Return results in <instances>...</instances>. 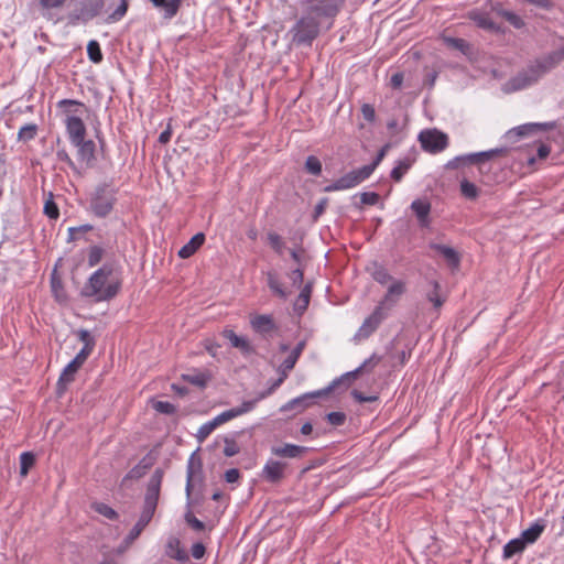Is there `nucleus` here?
<instances>
[{"label": "nucleus", "mask_w": 564, "mask_h": 564, "mask_svg": "<svg viewBox=\"0 0 564 564\" xmlns=\"http://www.w3.org/2000/svg\"><path fill=\"white\" fill-rule=\"evenodd\" d=\"M163 475L164 473L160 468L155 469L154 473L152 474L147 486L143 509L140 514V518L126 538V541L128 543H132L135 539H138L141 532L152 520L160 498Z\"/></svg>", "instance_id": "3"}, {"label": "nucleus", "mask_w": 564, "mask_h": 564, "mask_svg": "<svg viewBox=\"0 0 564 564\" xmlns=\"http://www.w3.org/2000/svg\"><path fill=\"white\" fill-rule=\"evenodd\" d=\"M379 198V194L375 192H364L360 194V202L362 205H376Z\"/></svg>", "instance_id": "60"}, {"label": "nucleus", "mask_w": 564, "mask_h": 564, "mask_svg": "<svg viewBox=\"0 0 564 564\" xmlns=\"http://www.w3.org/2000/svg\"><path fill=\"white\" fill-rule=\"evenodd\" d=\"M412 161L409 159L400 160L398 164L391 171V178L394 182H400L403 175L410 170Z\"/></svg>", "instance_id": "36"}, {"label": "nucleus", "mask_w": 564, "mask_h": 564, "mask_svg": "<svg viewBox=\"0 0 564 564\" xmlns=\"http://www.w3.org/2000/svg\"><path fill=\"white\" fill-rule=\"evenodd\" d=\"M307 453V447L285 443L281 446H272L271 454L281 458H300Z\"/></svg>", "instance_id": "18"}, {"label": "nucleus", "mask_w": 564, "mask_h": 564, "mask_svg": "<svg viewBox=\"0 0 564 564\" xmlns=\"http://www.w3.org/2000/svg\"><path fill=\"white\" fill-rule=\"evenodd\" d=\"M367 172L368 171L362 170V167L352 170L334 181L332 184L325 186L324 192L330 193L352 188L369 177Z\"/></svg>", "instance_id": "9"}, {"label": "nucleus", "mask_w": 564, "mask_h": 564, "mask_svg": "<svg viewBox=\"0 0 564 564\" xmlns=\"http://www.w3.org/2000/svg\"><path fill=\"white\" fill-rule=\"evenodd\" d=\"M311 293H312V283H306L302 288V290L294 303V310L297 313L302 314L303 312L306 311V308L310 304Z\"/></svg>", "instance_id": "31"}, {"label": "nucleus", "mask_w": 564, "mask_h": 564, "mask_svg": "<svg viewBox=\"0 0 564 564\" xmlns=\"http://www.w3.org/2000/svg\"><path fill=\"white\" fill-rule=\"evenodd\" d=\"M555 126V122L527 123L516 128L514 131L518 135L524 137L536 131L552 130Z\"/></svg>", "instance_id": "29"}, {"label": "nucleus", "mask_w": 564, "mask_h": 564, "mask_svg": "<svg viewBox=\"0 0 564 564\" xmlns=\"http://www.w3.org/2000/svg\"><path fill=\"white\" fill-rule=\"evenodd\" d=\"M152 462L148 459L147 457L142 458L138 465H135L133 468H131L128 474L123 477L122 484H124L127 480H137L143 477L147 471L151 468Z\"/></svg>", "instance_id": "27"}, {"label": "nucleus", "mask_w": 564, "mask_h": 564, "mask_svg": "<svg viewBox=\"0 0 564 564\" xmlns=\"http://www.w3.org/2000/svg\"><path fill=\"white\" fill-rule=\"evenodd\" d=\"M411 209L415 214L421 227L430 225L429 215L431 213V203L426 199H415L411 204Z\"/></svg>", "instance_id": "21"}, {"label": "nucleus", "mask_w": 564, "mask_h": 564, "mask_svg": "<svg viewBox=\"0 0 564 564\" xmlns=\"http://www.w3.org/2000/svg\"><path fill=\"white\" fill-rule=\"evenodd\" d=\"M184 519L186 523L195 531H203L205 529L204 522L197 519L191 511L185 513Z\"/></svg>", "instance_id": "56"}, {"label": "nucleus", "mask_w": 564, "mask_h": 564, "mask_svg": "<svg viewBox=\"0 0 564 564\" xmlns=\"http://www.w3.org/2000/svg\"><path fill=\"white\" fill-rule=\"evenodd\" d=\"M205 241V235L203 232H198L195 236L191 238V240L184 245L178 250V257L182 259H187L192 257L198 248L204 243Z\"/></svg>", "instance_id": "25"}, {"label": "nucleus", "mask_w": 564, "mask_h": 564, "mask_svg": "<svg viewBox=\"0 0 564 564\" xmlns=\"http://www.w3.org/2000/svg\"><path fill=\"white\" fill-rule=\"evenodd\" d=\"M150 1L152 2V4L155 8L163 11V18L165 20H171L177 14L183 0H150Z\"/></svg>", "instance_id": "22"}, {"label": "nucleus", "mask_w": 564, "mask_h": 564, "mask_svg": "<svg viewBox=\"0 0 564 564\" xmlns=\"http://www.w3.org/2000/svg\"><path fill=\"white\" fill-rule=\"evenodd\" d=\"M267 238L270 247L274 250V252L279 256H282L285 250V242L283 241V238L274 231H270Z\"/></svg>", "instance_id": "41"}, {"label": "nucleus", "mask_w": 564, "mask_h": 564, "mask_svg": "<svg viewBox=\"0 0 564 564\" xmlns=\"http://www.w3.org/2000/svg\"><path fill=\"white\" fill-rule=\"evenodd\" d=\"M419 141L424 151L430 153H438L444 151L448 145V137L437 129H426L420 132Z\"/></svg>", "instance_id": "7"}, {"label": "nucleus", "mask_w": 564, "mask_h": 564, "mask_svg": "<svg viewBox=\"0 0 564 564\" xmlns=\"http://www.w3.org/2000/svg\"><path fill=\"white\" fill-rule=\"evenodd\" d=\"M122 283V267L117 261H107L91 273L83 285L80 295L95 302H109L119 294Z\"/></svg>", "instance_id": "2"}, {"label": "nucleus", "mask_w": 564, "mask_h": 564, "mask_svg": "<svg viewBox=\"0 0 564 564\" xmlns=\"http://www.w3.org/2000/svg\"><path fill=\"white\" fill-rule=\"evenodd\" d=\"M305 170L312 175H315V176L321 175L322 163H321L319 159L314 155L307 156V159L305 161Z\"/></svg>", "instance_id": "50"}, {"label": "nucleus", "mask_w": 564, "mask_h": 564, "mask_svg": "<svg viewBox=\"0 0 564 564\" xmlns=\"http://www.w3.org/2000/svg\"><path fill=\"white\" fill-rule=\"evenodd\" d=\"M78 149V158L80 161L89 163L95 159V142L93 140L83 139L78 143H73Z\"/></svg>", "instance_id": "26"}, {"label": "nucleus", "mask_w": 564, "mask_h": 564, "mask_svg": "<svg viewBox=\"0 0 564 564\" xmlns=\"http://www.w3.org/2000/svg\"><path fill=\"white\" fill-rule=\"evenodd\" d=\"M525 545H527L525 541L521 538L513 539V540L509 541L503 546V557L510 558L516 554L522 553L523 550L525 549Z\"/></svg>", "instance_id": "33"}, {"label": "nucleus", "mask_w": 564, "mask_h": 564, "mask_svg": "<svg viewBox=\"0 0 564 564\" xmlns=\"http://www.w3.org/2000/svg\"><path fill=\"white\" fill-rule=\"evenodd\" d=\"M87 54H88L89 59L95 64L100 63L104 57L102 53H101L100 45L96 40H91L88 42Z\"/></svg>", "instance_id": "44"}, {"label": "nucleus", "mask_w": 564, "mask_h": 564, "mask_svg": "<svg viewBox=\"0 0 564 564\" xmlns=\"http://www.w3.org/2000/svg\"><path fill=\"white\" fill-rule=\"evenodd\" d=\"M128 8H129V1L128 0H120V3L116 8V10L107 17L106 22L107 23L119 22L126 15V13L128 11Z\"/></svg>", "instance_id": "42"}, {"label": "nucleus", "mask_w": 564, "mask_h": 564, "mask_svg": "<svg viewBox=\"0 0 564 564\" xmlns=\"http://www.w3.org/2000/svg\"><path fill=\"white\" fill-rule=\"evenodd\" d=\"M82 367L80 364H78L77 360H72L62 371L59 379L57 381V393L61 395L63 394L67 386L74 381L75 375L78 371V369Z\"/></svg>", "instance_id": "20"}, {"label": "nucleus", "mask_w": 564, "mask_h": 564, "mask_svg": "<svg viewBox=\"0 0 564 564\" xmlns=\"http://www.w3.org/2000/svg\"><path fill=\"white\" fill-rule=\"evenodd\" d=\"M562 61H564V45L556 51H553L545 56L535 59L541 72L545 75L555 68Z\"/></svg>", "instance_id": "17"}, {"label": "nucleus", "mask_w": 564, "mask_h": 564, "mask_svg": "<svg viewBox=\"0 0 564 564\" xmlns=\"http://www.w3.org/2000/svg\"><path fill=\"white\" fill-rule=\"evenodd\" d=\"M223 336L228 339L232 347L238 348L243 354H251L253 348L246 337L238 336L232 329H225Z\"/></svg>", "instance_id": "23"}, {"label": "nucleus", "mask_w": 564, "mask_h": 564, "mask_svg": "<svg viewBox=\"0 0 564 564\" xmlns=\"http://www.w3.org/2000/svg\"><path fill=\"white\" fill-rule=\"evenodd\" d=\"M389 316L382 307L376 306L373 312L364 321L362 325L356 333V337L359 339L368 338L379 325Z\"/></svg>", "instance_id": "11"}, {"label": "nucleus", "mask_w": 564, "mask_h": 564, "mask_svg": "<svg viewBox=\"0 0 564 564\" xmlns=\"http://www.w3.org/2000/svg\"><path fill=\"white\" fill-rule=\"evenodd\" d=\"M165 555L181 563H185L189 558L187 552L181 546L180 539L174 535L169 536L166 541Z\"/></svg>", "instance_id": "19"}, {"label": "nucleus", "mask_w": 564, "mask_h": 564, "mask_svg": "<svg viewBox=\"0 0 564 564\" xmlns=\"http://www.w3.org/2000/svg\"><path fill=\"white\" fill-rule=\"evenodd\" d=\"M250 325L256 333L262 335L263 337L278 329L273 317L267 314L251 316Z\"/></svg>", "instance_id": "15"}, {"label": "nucleus", "mask_w": 564, "mask_h": 564, "mask_svg": "<svg viewBox=\"0 0 564 564\" xmlns=\"http://www.w3.org/2000/svg\"><path fill=\"white\" fill-rule=\"evenodd\" d=\"M218 427L217 423L213 420L204 423L197 431L196 438L199 443H203L213 432Z\"/></svg>", "instance_id": "47"}, {"label": "nucleus", "mask_w": 564, "mask_h": 564, "mask_svg": "<svg viewBox=\"0 0 564 564\" xmlns=\"http://www.w3.org/2000/svg\"><path fill=\"white\" fill-rule=\"evenodd\" d=\"M432 249L437 251L443 258L446 260L447 264L451 268H458L460 263V258L458 252L453 249L452 247L445 246V245H438L434 243L431 246Z\"/></svg>", "instance_id": "24"}, {"label": "nucleus", "mask_w": 564, "mask_h": 564, "mask_svg": "<svg viewBox=\"0 0 564 564\" xmlns=\"http://www.w3.org/2000/svg\"><path fill=\"white\" fill-rule=\"evenodd\" d=\"M368 272L372 276V279L380 283V284H387L388 282L392 281V275L388 272V270L378 262H372L370 267H368Z\"/></svg>", "instance_id": "28"}, {"label": "nucleus", "mask_w": 564, "mask_h": 564, "mask_svg": "<svg viewBox=\"0 0 564 564\" xmlns=\"http://www.w3.org/2000/svg\"><path fill=\"white\" fill-rule=\"evenodd\" d=\"M460 192L462 195L467 199H476L479 194L477 186L467 180H463L460 182Z\"/></svg>", "instance_id": "45"}, {"label": "nucleus", "mask_w": 564, "mask_h": 564, "mask_svg": "<svg viewBox=\"0 0 564 564\" xmlns=\"http://www.w3.org/2000/svg\"><path fill=\"white\" fill-rule=\"evenodd\" d=\"M35 457L30 452H24L20 456V474L22 476L28 475L29 469L34 465Z\"/></svg>", "instance_id": "48"}, {"label": "nucleus", "mask_w": 564, "mask_h": 564, "mask_svg": "<svg viewBox=\"0 0 564 564\" xmlns=\"http://www.w3.org/2000/svg\"><path fill=\"white\" fill-rule=\"evenodd\" d=\"M289 464L270 458L261 470V478L270 484H279L286 477Z\"/></svg>", "instance_id": "10"}, {"label": "nucleus", "mask_w": 564, "mask_h": 564, "mask_svg": "<svg viewBox=\"0 0 564 564\" xmlns=\"http://www.w3.org/2000/svg\"><path fill=\"white\" fill-rule=\"evenodd\" d=\"M117 203V189L109 183L95 187L89 199V209L98 218H106Z\"/></svg>", "instance_id": "4"}, {"label": "nucleus", "mask_w": 564, "mask_h": 564, "mask_svg": "<svg viewBox=\"0 0 564 564\" xmlns=\"http://www.w3.org/2000/svg\"><path fill=\"white\" fill-rule=\"evenodd\" d=\"M195 455L196 453H193L188 459L187 464V479H186V494L189 496L192 491V481L194 476V465H195Z\"/></svg>", "instance_id": "55"}, {"label": "nucleus", "mask_w": 564, "mask_h": 564, "mask_svg": "<svg viewBox=\"0 0 564 564\" xmlns=\"http://www.w3.org/2000/svg\"><path fill=\"white\" fill-rule=\"evenodd\" d=\"M381 361V357L376 354L371 355L368 359H366L359 367V371L369 372L371 371L379 362Z\"/></svg>", "instance_id": "53"}, {"label": "nucleus", "mask_w": 564, "mask_h": 564, "mask_svg": "<svg viewBox=\"0 0 564 564\" xmlns=\"http://www.w3.org/2000/svg\"><path fill=\"white\" fill-rule=\"evenodd\" d=\"M77 336H78L79 340L84 344V347H87V346H89V348L95 347V344H96L95 339L87 329H79L77 332Z\"/></svg>", "instance_id": "59"}, {"label": "nucleus", "mask_w": 564, "mask_h": 564, "mask_svg": "<svg viewBox=\"0 0 564 564\" xmlns=\"http://www.w3.org/2000/svg\"><path fill=\"white\" fill-rule=\"evenodd\" d=\"M240 452V447L232 438H225V447H224V454L227 457H232L237 455Z\"/></svg>", "instance_id": "57"}, {"label": "nucleus", "mask_w": 564, "mask_h": 564, "mask_svg": "<svg viewBox=\"0 0 564 564\" xmlns=\"http://www.w3.org/2000/svg\"><path fill=\"white\" fill-rule=\"evenodd\" d=\"M66 131L70 143H78L86 137V127L84 121L76 116H67L65 119Z\"/></svg>", "instance_id": "14"}, {"label": "nucleus", "mask_w": 564, "mask_h": 564, "mask_svg": "<svg viewBox=\"0 0 564 564\" xmlns=\"http://www.w3.org/2000/svg\"><path fill=\"white\" fill-rule=\"evenodd\" d=\"M105 7V0H82L77 9V18L88 22L99 15Z\"/></svg>", "instance_id": "13"}, {"label": "nucleus", "mask_w": 564, "mask_h": 564, "mask_svg": "<svg viewBox=\"0 0 564 564\" xmlns=\"http://www.w3.org/2000/svg\"><path fill=\"white\" fill-rule=\"evenodd\" d=\"M389 145L386 144L384 147H382L380 149V151L377 153L376 158L373 159V161L370 163V164H367V165H364L362 166V170H366L368 171L367 172V175L370 176L373 171L376 170V167L380 164V162L383 160L386 153H387V150H388Z\"/></svg>", "instance_id": "51"}, {"label": "nucleus", "mask_w": 564, "mask_h": 564, "mask_svg": "<svg viewBox=\"0 0 564 564\" xmlns=\"http://www.w3.org/2000/svg\"><path fill=\"white\" fill-rule=\"evenodd\" d=\"M326 419L329 424L334 426H341L346 421V414L344 412H329L326 415Z\"/></svg>", "instance_id": "58"}, {"label": "nucleus", "mask_w": 564, "mask_h": 564, "mask_svg": "<svg viewBox=\"0 0 564 564\" xmlns=\"http://www.w3.org/2000/svg\"><path fill=\"white\" fill-rule=\"evenodd\" d=\"M58 107L63 109L65 112H76L77 108L85 107V105L80 101L73 100V99H63L58 101Z\"/></svg>", "instance_id": "54"}, {"label": "nucleus", "mask_w": 564, "mask_h": 564, "mask_svg": "<svg viewBox=\"0 0 564 564\" xmlns=\"http://www.w3.org/2000/svg\"><path fill=\"white\" fill-rule=\"evenodd\" d=\"M182 380L188 382L198 388H205L210 380V375L202 371H193L192 373H183L181 376Z\"/></svg>", "instance_id": "30"}, {"label": "nucleus", "mask_w": 564, "mask_h": 564, "mask_svg": "<svg viewBox=\"0 0 564 564\" xmlns=\"http://www.w3.org/2000/svg\"><path fill=\"white\" fill-rule=\"evenodd\" d=\"M267 283L271 292L279 296L282 300H285L288 297V292L283 288L281 281L279 280L276 273L269 271L267 273Z\"/></svg>", "instance_id": "32"}, {"label": "nucleus", "mask_w": 564, "mask_h": 564, "mask_svg": "<svg viewBox=\"0 0 564 564\" xmlns=\"http://www.w3.org/2000/svg\"><path fill=\"white\" fill-rule=\"evenodd\" d=\"M105 249L100 246H91L88 250L87 263L90 268L96 267L102 260Z\"/></svg>", "instance_id": "43"}, {"label": "nucleus", "mask_w": 564, "mask_h": 564, "mask_svg": "<svg viewBox=\"0 0 564 564\" xmlns=\"http://www.w3.org/2000/svg\"><path fill=\"white\" fill-rule=\"evenodd\" d=\"M257 404V400H248L243 401L240 406L229 409L227 411L221 412L217 416L214 417V421L217 423V425H221L235 417H238L242 414H246L254 409Z\"/></svg>", "instance_id": "16"}, {"label": "nucleus", "mask_w": 564, "mask_h": 564, "mask_svg": "<svg viewBox=\"0 0 564 564\" xmlns=\"http://www.w3.org/2000/svg\"><path fill=\"white\" fill-rule=\"evenodd\" d=\"M471 19L476 22V24L485 30L496 31L498 30L496 23L489 18L487 13H474Z\"/></svg>", "instance_id": "39"}, {"label": "nucleus", "mask_w": 564, "mask_h": 564, "mask_svg": "<svg viewBox=\"0 0 564 564\" xmlns=\"http://www.w3.org/2000/svg\"><path fill=\"white\" fill-rule=\"evenodd\" d=\"M93 509L104 516L105 518L109 519V520H117L118 519V513L115 509H112L110 506L106 505V503H102V502H95L93 505Z\"/></svg>", "instance_id": "46"}, {"label": "nucleus", "mask_w": 564, "mask_h": 564, "mask_svg": "<svg viewBox=\"0 0 564 564\" xmlns=\"http://www.w3.org/2000/svg\"><path fill=\"white\" fill-rule=\"evenodd\" d=\"M39 127L36 123H26L22 126L18 132V140L29 142L34 140L37 134Z\"/></svg>", "instance_id": "35"}, {"label": "nucleus", "mask_w": 564, "mask_h": 564, "mask_svg": "<svg viewBox=\"0 0 564 564\" xmlns=\"http://www.w3.org/2000/svg\"><path fill=\"white\" fill-rule=\"evenodd\" d=\"M359 375H361V372L359 371L358 368H356L352 371H348V372L341 375L339 378H336L335 380H333L328 387H326L322 390L312 392V393L304 394L302 397H299V398H295V399L289 401L286 404H284L281 408V411H283V412L290 411L297 406L301 410H303L307 405L306 400L308 398H318V397L327 395L328 393H330L335 389H337L339 386H344V388L347 389L358 378Z\"/></svg>", "instance_id": "5"}, {"label": "nucleus", "mask_w": 564, "mask_h": 564, "mask_svg": "<svg viewBox=\"0 0 564 564\" xmlns=\"http://www.w3.org/2000/svg\"><path fill=\"white\" fill-rule=\"evenodd\" d=\"M44 214L51 219H56L59 216L57 205L53 200H47L44 205Z\"/></svg>", "instance_id": "61"}, {"label": "nucleus", "mask_w": 564, "mask_h": 564, "mask_svg": "<svg viewBox=\"0 0 564 564\" xmlns=\"http://www.w3.org/2000/svg\"><path fill=\"white\" fill-rule=\"evenodd\" d=\"M351 395L359 403L373 402L378 400L377 395H366L356 389L351 391Z\"/></svg>", "instance_id": "62"}, {"label": "nucleus", "mask_w": 564, "mask_h": 564, "mask_svg": "<svg viewBox=\"0 0 564 564\" xmlns=\"http://www.w3.org/2000/svg\"><path fill=\"white\" fill-rule=\"evenodd\" d=\"M544 530L543 524L534 523L529 529L524 530L521 534V539L528 543H534Z\"/></svg>", "instance_id": "37"}, {"label": "nucleus", "mask_w": 564, "mask_h": 564, "mask_svg": "<svg viewBox=\"0 0 564 564\" xmlns=\"http://www.w3.org/2000/svg\"><path fill=\"white\" fill-rule=\"evenodd\" d=\"M361 113L365 120L368 122H373L376 119L375 108L369 104H364L361 106Z\"/></svg>", "instance_id": "63"}, {"label": "nucleus", "mask_w": 564, "mask_h": 564, "mask_svg": "<svg viewBox=\"0 0 564 564\" xmlns=\"http://www.w3.org/2000/svg\"><path fill=\"white\" fill-rule=\"evenodd\" d=\"M505 152V149H491L488 151H482L478 153H471L467 155H459L454 158L453 160H449L445 167L447 170H455L460 167L464 164H479L484 163L486 161H489L496 156L501 155Z\"/></svg>", "instance_id": "8"}, {"label": "nucleus", "mask_w": 564, "mask_h": 564, "mask_svg": "<svg viewBox=\"0 0 564 564\" xmlns=\"http://www.w3.org/2000/svg\"><path fill=\"white\" fill-rule=\"evenodd\" d=\"M443 42L448 48L459 51L464 54L469 50L468 43L463 39L443 36Z\"/></svg>", "instance_id": "40"}, {"label": "nucleus", "mask_w": 564, "mask_h": 564, "mask_svg": "<svg viewBox=\"0 0 564 564\" xmlns=\"http://www.w3.org/2000/svg\"><path fill=\"white\" fill-rule=\"evenodd\" d=\"M42 14L62 10L69 0H37Z\"/></svg>", "instance_id": "34"}, {"label": "nucleus", "mask_w": 564, "mask_h": 564, "mask_svg": "<svg viewBox=\"0 0 564 564\" xmlns=\"http://www.w3.org/2000/svg\"><path fill=\"white\" fill-rule=\"evenodd\" d=\"M431 285L432 290L426 293V300L438 310L444 303V300L440 295L441 285L437 281H431Z\"/></svg>", "instance_id": "38"}, {"label": "nucleus", "mask_w": 564, "mask_h": 564, "mask_svg": "<svg viewBox=\"0 0 564 564\" xmlns=\"http://www.w3.org/2000/svg\"><path fill=\"white\" fill-rule=\"evenodd\" d=\"M152 408L162 414L173 415L176 413V406L167 401H152Z\"/></svg>", "instance_id": "49"}, {"label": "nucleus", "mask_w": 564, "mask_h": 564, "mask_svg": "<svg viewBox=\"0 0 564 564\" xmlns=\"http://www.w3.org/2000/svg\"><path fill=\"white\" fill-rule=\"evenodd\" d=\"M344 3L345 0H300L297 7L301 15L290 30L292 42L311 46L323 25L332 28Z\"/></svg>", "instance_id": "1"}, {"label": "nucleus", "mask_w": 564, "mask_h": 564, "mask_svg": "<svg viewBox=\"0 0 564 564\" xmlns=\"http://www.w3.org/2000/svg\"><path fill=\"white\" fill-rule=\"evenodd\" d=\"M405 293V283L401 280H393L383 299L377 305L382 307L387 314L398 304L400 297Z\"/></svg>", "instance_id": "12"}, {"label": "nucleus", "mask_w": 564, "mask_h": 564, "mask_svg": "<svg viewBox=\"0 0 564 564\" xmlns=\"http://www.w3.org/2000/svg\"><path fill=\"white\" fill-rule=\"evenodd\" d=\"M191 552L194 558L199 560L205 555L206 547L203 543L197 542L192 545Z\"/></svg>", "instance_id": "64"}, {"label": "nucleus", "mask_w": 564, "mask_h": 564, "mask_svg": "<svg viewBox=\"0 0 564 564\" xmlns=\"http://www.w3.org/2000/svg\"><path fill=\"white\" fill-rule=\"evenodd\" d=\"M500 17L506 19L516 29H522L525 25L524 21L511 11H500Z\"/></svg>", "instance_id": "52"}, {"label": "nucleus", "mask_w": 564, "mask_h": 564, "mask_svg": "<svg viewBox=\"0 0 564 564\" xmlns=\"http://www.w3.org/2000/svg\"><path fill=\"white\" fill-rule=\"evenodd\" d=\"M543 76L544 74L541 72L535 61L531 62L525 68L520 70L505 84V91L513 93L525 89L538 83Z\"/></svg>", "instance_id": "6"}]
</instances>
